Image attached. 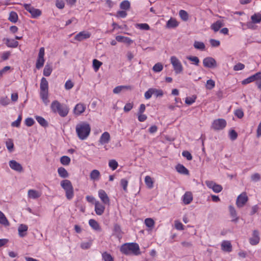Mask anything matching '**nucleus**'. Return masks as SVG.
Segmentation results:
<instances>
[{"label": "nucleus", "mask_w": 261, "mask_h": 261, "mask_svg": "<svg viewBox=\"0 0 261 261\" xmlns=\"http://www.w3.org/2000/svg\"><path fill=\"white\" fill-rule=\"evenodd\" d=\"M120 250L121 253L125 255H139L141 254L139 246L136 243H125L121 246Z\"/></svg>", "instance_id": "nucleus-1"}, {"label": "nucleus", "mask_w": 261, "mask_h": 261, "mask_svg": "<svg viewBox=\"0 0 261 261\" xmlns=\"http://www.w3.org/2000/svg\"><path fill=\"white\" fill-rule=\"evenodd\" d=\"M75 131L78 138L84 140L89 136L91 132V127L88 123L81 122L76 125Z\"/></svg>", "instance_id": "nucleus-2"}, {"label": "nucleus", "mask_w": 261, "mask_h": 261, "mask_svg": "<svg viewBox=\"0 0 261 261\" xmlns=\"http://www.w3.org/2000/svg\"><path fill=\"white\" fill-rule=\"evenodd\" d=\"M50 108L53 112L58 113L62 117L66 116L69 112L66 106L62 105L57 100L52 102Z\"/></svg>", "instance_id": "nucleus-3"}, {"label": "nucleus", "mask_w": 261, "mask_h": 261, "mask_svg": "<svg viewBox=\"0 0 261 261\" xmlns=\"http://www.w3.org/2000/svg\"><path fill=\"white\" fill-rule=\"evenodd\" d=\"M48 90V82L45 77H42L40 82V96L45 105H47L49 103Z\"/></svg>", "instance_id": "nucleus-4"}, {"label": "nucleus", "mask_w": 261, "mask_h": 261, "mask_svg": "<svg viewBox=\"0 0 261 261\" xmlns=\"http://www.w3.org/2000/svg\"><path fill=\"white\" fill-rule=\"evenodd\" d=\"M60 185L65 192L67 199L68 200L72 199L74 196V190L71 182L68 179H64L61 181Z\"/></svg>", "instance_id": "nucleus-5"}, {"label": "nucleus", "mask_w": 261, "mask_h": 261, "mask_svg": "<svg viewBox=\"0 0 261 261\" xmlns=\"http://www.w3.org/2000/svg\"><path fill=\"white\" fill-rule=\"evenodd\" d=\"M23 6L24 9L31 14L32 18H37L42 14L40 10L35 8L32 7L31 4H24Z\"/></svg>", "instance_id": "nucleus-6"}, {"label": "nucleus", "mask_w": 261, "mask_h": 261, "mask_svg": "<svg viewBox=\"0 0 261 261\" xmlns=\"http://www.w3.org/2000/svg\"><path fill=\"white\" fill-rule=\"evenodd\" d=\"M170 61L176 74L182 72L183 70L182 65L180 61L175 56H172L170 58Z\"/></svg>", "instance_id": "nucleus-7"}, {"label": "nucleus", "mask_w": 261, "mask_h": 261, "mask_svg": "<svg viewBox=\"0 0 261 261\" xmlns=\"http://www.w3.org/2000/svg\"><path fill=\"white\" fill-rule=\"evenodd\" d=\"M45 55V49L44 47H41L39 49L38 56L36 63V68L40 69L43 66L45 62L44 56Z\"/></svg>", "instance_id": "nucleus-8"}, {"label": "nucleus", "mask_w": 261, "mask_h": 261, "mask_svg": "<svg viewBox=\"0 0 261 261\" xmlns=\"http://www.w3.org/2000/svg\"><path fill=\"white\" fill-rule=\"evenodd\" d=\"M226 121L224 119L215 120L212 123L211 128L215 130H222L225 127Z\"/></svg>", "instance_id": "nucleus-9"}, {"label": "nucleus", "mask_w": 261, "mask_h": 261, "mask_svg": "<svg viewBox=\"0 0 261 261\" xmlns=\"http://www.w3.org/2000/svg\"><path fill=\"white\" fill-rule=\"evenodd\" d=\"M204 67L209 68H214L217 66L216 61L212 57H206L203 60Z\"/></svg>", "instance_id": "nucleus-10"}, {"label": "nucleus", "mask_w": 261, "mask_h": 261, "mask_svg": "<svg viewBox=\"0 0 261 261\" xmlns=\"http://www.w3.org/2000/svg\"><path fill=\"white\" fill-rule=\"evenodd\" d=\"M248 197L246 193H242L237 198L236 204L238 207H242L248 201Z\"/></svg>", "instance_id": "nucleus-11"}, {"label": "nucleus", "mask_w": 261, "mask_h": 261, "mask_svg": "<svg viewBox=\"0 0 261 261\" xmlns=\"http://www.w3.org/2000/svg\"><path fill=\"white\" fill-rule=\"evenodd\" d=\"M205 184L208 188L212 189L215 193H219L222 190V187L215 182L210 180L205 181Z\"/></svg>", "instance_id": "nucleus-12"}, {"label": "nucleus", "mask_w": 261, "mask_h": 261, "mask_svg": "<svg viewBox=\"0 0 261 261\" xmlns=\"http://www.w3.org/2000/svg\"><path fill=\"white\" fill-rule=\"evenodd\" d=\"M261 80V72H258L255 74L248 77V78L244 80L242 82L243 85H246L254 81Z\"/></svg>", "instance_id": "nucleus-13"}, {"label": "nucleus", "mask_w": 261, "mask_h": 261, "mask_svg": "<svg viewBox=\"0 0 261 261\" xmlns=\"http://www.w3.org/2000/svg\"><path fill=\"white\" fill-rule=\"evenodd\" d=\"M91 33L87 31H82L77 34L74 37L75 40L82 41L87 39L91 37Z\"/></svg>", "instance_id": "nucleus-14"}, {"label": "nucleus", "mask_w": 261, "mask_h": 261, "mask_svg": "<svg viewBox=\"0 0 261 261\" xmlns=\"http://www.w3.org/2000/svg\"><path fill=\"white\" fill-rule=\"evenodd\" d=\"M9 165L10 167L14 171L18 172L23 171V167L21 165L15 160L10 161Z\"/></svg>", "instance_id": "nucleus-15"}, {"label": "nucleus", "mask_w": 261, "mask_h": 261, "mask_svg": "<svg viewBox=\"0 0 261 261\" xmlns=\"http://www.w3.org/2000/svg\"><path fill=\"white\" fill-rule=\"evenodd\" d=\"M98 196L103 204L110 205V199L103 190H99L98 191Z\"/></svg>", "instance_id": "nucleus-16"}, {"label": "nucleus", "mask_w": 261, "mask_h": 261, "mask_svg": "<svg viewBox=\"0 0 261 261\" xmlns=\"http://www.w3.org/2000/svg\"><path fill=\"white\" fill-rule=\"evenodd\" d=\"M260 238L259 236V232L254 230L253 231L252 236L249 239V242L252 245H256L259 242Z\"/></svg>", "instance_id": "nucleus-17"}, {"label": "nucleus", "mask_w": 261, "mask_h": 261, "mask_svg": "<svg viewBox=\"0 0 261 261\" xmlns=\"http://www.w3.org/2000/svg\"><path fill=\"white\" fill-rule=\"evenodd\" d=\"M86 108L85 105L82 103H77L74 108V113L75 115L79 116L85 111Z\"/></svg>", "instance_id": "nucleus-18"}, {"label": "nucleus", "mask_w": 261, "mask_h": 261, "mask_svg": "<svg viewBox=\"0 0 261 261\" xmlns=\"http://www.w3.org/2000/svg\"><path fill=\"white\" fill-rule=\"evenodd\" d=\"M110 140V135L107 132H104L100 136L99 142L101 145L107 144Z\"/></svg>", "instance_id": "nucleus-19"}, {"label": "nucleus", "mask_w": 261, "mask_h": 261, "mask_svg": "<svg viewBox=\"0 0 261 261\" xmlns=\"http://www.w3.org/2000/svg\"><path fill=\"white\" fill-rule=\"evenodd\" d=\"M105 210V207L99 201H96L95 203V211L97 215H101Z\"/></svg>", "instance_id": "nucleus-20"}, {"label": "nucleus", "mask_w": 261, "mask_h": 261, "mask_svg": "<svg viewBox=\"0 0 261 261\" xmlns=\"http://www.w3.org/2000/svg\"><path fill=\"white\" fill-rule=\"evenodd\" d=\"M28 196L29 198L37 199L41 196V192L35 190L30 189L28 192Z\"/></svg>", "instance_id": "nucleus-21"}, {"label": "nucleus", "mask_w": 261, "mask_h": 261, "mask_svg": "<svg viewBox=\"0 0 261 261\" xmlns=\"http://www.w3.org/2000/svg\"><path fill=\"white\" fill-rule=\"evenodd\" d=\"M221 249L227 252L232 251V245L229 241H223L221 243Z\"/></svg>", "instance_id": "nucleus-22"}, {"label": "nucleus", "mask_w": 261, "mask_h": 261, "mask_svg": "<svg viewBox=\"0 0 261 261\" xmlns=\"http://www.w3.org/2000/svg\"><path fill=\"white\" fill-rule=\"evenodd\" d=\"M28 227L25 224H21L18 228V231L19 236L21 238H23L27 235V231L28 230Z\"/></svg>", "instance_id": "nucleus-23"}, {"label": "nucleus", "mask_w": 261, "mask_h": 261, "mask_svg": "<svg viewBox=\"0 0 261 261\" xmlns=\"http://www.w3.org/2000/svg\"><path fill=\"white\" fill-rule=\"evenodd\" d=\"M193 200V195L191 192H186L182 196V201L184 204H189Z\"/></svg>", "instance_id": "nucleus-24"}, {"label": "nucleus", "mask_w": 261, "mask_h": 261, "mask_svg": "<svg viewBox=\"0 0 261 261\" xmlns=\"http://www.w3.org/2000/svg\"><path fill=\"white\" fill-rule=\"evenodd\" d=\"M224 25L223 21L222 20H217L215 23H213L211 28L215 32H218L220 29Z\"/></svg>", "instance_id": "nucleus-25"}, {"label": "nucleus", "mask_w": 261, "mask_h": 261, "mask_svg": "<svg viewBox=\"0 0 261 261\" xmlns=\"http://www.w3.org/2000/svg\"><path fill=\"white\" fill-rule=\"evenodd\" d=\"M6 45L9 47L15 48L18 45V42L14 39L6 38L4 39Z\"/></svg>", "instance_id": "nucleus-26"}, {"label": "nucleus", "mask_w": 261, "mask_h": 261, "mask_svg": "<svg viewBox=\"0 0 261 261\" xmlns=\"http://www.w3.org/2000/svg\"><path fill=\"white\" fill-rule=\"evenodd\" d=\"M177 171L182 174L188 175L189 174V170L182 165L178 164L176 166Z\"/></svg>", "instance_id": "nucleus-27"}, {"label": "nucleus", "mask_w": 261, "mask_h": 261, "mask_svg": "<svg viewBox=\"0 0 261 261\" xmlns=\"http://www.w3.org/2000/svg\"><path fill=\"white\" fill-rule=\"evenodd\" d=\"M90 177L92 180H98L100 177V173L98 170L94 169L91 172Z\"/></svg>", "instance_id": "nucleus-28"}, {"label": "nucleus", "mask_w": 261, "mask_h": 261, "mask_svg": "<svg viewBox=\"0 0 261 261\" xmlns=\"http://www.w3.org/2000/svg\"><path fill=\"white\" fill-rule=\"evenodd\" d=\"M89 225L95 230L100 231L101 228L99 223L94 219H90L89 221Z\"/></svg>", "instance_id": "nucleus-29"}, {"label": "nucleus", "mask_w": 261, "mask_h": 261, "mask_svg": "<svg viewBox=\"0 0 261 261\" xmlns=\"http://www.w3.org/2000/svg\"><path fill=\"white\" fill-rule=\"evenodd\" d=\"M122 231L120 226L118 224H115L114 226L113 235L116 236L117 238H121Z\"/></svg>", "instance_id": "nucleus-30"}, {"label": "nucleus", "mask_w": 261, "mask_h": 261, "mask_svg": "<svg viewBox=\"0 0 261 261\" xmlns=\"http://www.w3.org/2000/svg\"><path fill=\"white\" fill-rule=\"evenodd\" d=\"M53 71L52 65L50 63H47L43 69V75L45 76H49Z\"/></svg>", "instance_id": "nucleus-31"}, {"label": "nucleus", "mask_w": 261, "mask_h": 261, "mask_svg": "<svg viewBox=\"0 0 261 261\" xmlns=\"http://www.w3.org/2000/svg\"><path fill=\"white\" fill-rule=\"evenodd\" d=\"M0 224L5 226H8L10 225V223L6 217L4 213L0 211Z\"/></svg>", "instance_id": "nucleus-32"}, {"label": "nucleus", "mask_w": 261, "mask_h": 261, "mask_svg": "<svg viewBox=\"0 0 261 261\" xmlns=\"http://www.w3.org/2000/svg\"><path fill=\"white\" fill-rule=\"evenodd\" d=\"M229 210L230 214L233 218L232 221L237 222L239 218L237 217V212L234 207L232 205H229Z\"/></svg>", "instance_id": "nucleus-33"}, {"label": "nucleus", "mask_w": 261, "mask_h": 261, "mask_svg": "<svg viewBox=\"0 0 261 261\" xmlns=\"http://www.w3.org/2000/svg\"><path fill=\"white\" fill-rule=\"evenodd\" d=\"M178 25V22L175 19L171 18L166 23V28H174L177 27Z\"/></svg>", "instance_id": "nucleus-34"}, {"label": "nucleus", "mask_w": 261, "mask_h": 261, "mask_svg": "<svg viewBox=\"0 0 261 261\" xmlns=\"http://www.w3.org/2000/svg\"><path fill=\"white\" fill-rule=\"evenodd\" d=\"M58 173L60 177L65 178L69 176V174L67 170L63 167H59L58 169Z\"/></svg>", "instance_id": "nucleus-35"}, {"label": "nucleus", "mask_w": 261, "mask_h": 261, "mask_svg": "<svg viewBox=\"0 0 261 261\" xmlns=\"http://www.w3.org/2000/svg\"><path fill=\"white\" fill-rule=\"evenodd\" d=\"M35 119L37 122L43 127H47L48 126L47 121L42 117L39 116H36Z\"/></svg>", "instance_id": "nucleus-36"}, {"label": "nucleus", "mask_w": 261, "mask_h": 261, "mask_svg": "<svg viewBox=\"0 0 261 261\" xmlns=\"http://www.w3.org/2000/svg\"><path fill=\"white\" fill-rule=\"evenodd\" d=\"M130 90L131 89V87L130 86H119L116 87L113 89V93L115 94H118L120 93L122 90Z\"/></svg>", "instance_id": "nucleus-37"}, {"label": "nucleus", "mask_w": 261, "mask_h": 261, "mask_svg": "<svg viewBox=\"0 0 261 261\" xmlns=\"http://www.w3.org/2000/svg\"><path fill=\"white\" fill-rule=\"evenodd\" d=\"M251 19L253 23H259L261 22V14L255 13L251 16Z\"/></svg>", "instance_id": "nucleus-38"}, {"label": "nucleus", "mask_w": 261, "mask_h": 261, "mask_svg": "<svg viewBox=\"0 0 261 261\" xmlns=\"http://www.w3.org/2000/svg\"><path fill=\"white\" fill-rule=\"evenodd\" d=\"M179 15L180 18L184 21H187L189 19V14L185 10H180L179 11Z\"/></svg>", "instance_id": "nucleus-39"}, {"label": "nucleus", "mask_w": 261, "mask_h": 261, "mask_svg": "<svg viewBox=\"0 0 261 261\" xmlns=\"http://www.w3.org/2000/svg\"><path fill=\"white\" fill-rule=\"evenodd\" d=\"M8 19L11 22L15 23L18 20L17 14L14 11L11 12Z\"/></svg>", "instance_id": "nucleus-40"}, {"label": "nucleus", "mask_w": 261, "mask_h": 261, "mask_svg": "<svg viewBox=\"0 0 261 261\" xmlns=\"http://www.w3.org/2000/svg\"><path fill=\"white\" fill-rule=\"evenodd\" d=\"M194 47L196 48L201 50H203L205 49V46L204 44L202 42L195 41L194 43Z\"/></svg>", "instance_id": "nucleus-41"}, {"label": "nucleus", "mask_w": 261, "mask_h": 261, "mask_svg": "<svg viewBox=\"0 0 261 261\" xmlns=\"http://www.w3.org/2000/svg\"><path fill=\"white\" fill-rule=\"evenodd\" d=\"M71 160L68 156H63L60 158V162L63 165H68L70 163Z\"/></svg>", "instance_id": "nucleus-42"}, {"label": "nucleus", "mask_w": 261, "mask_h": 261, "mask_svg": "<svg viewBox=\"0 0 261 261\" xmlns=\"http://www.w3.org/2000/svg\"><path fill=\"white\" fill-rule=\"evenodd\" d=\"M145 182L148 188L151 189L153 186V182L152 178L149 176H146L145 177Z\"/></svg>", "instance_id": "nucleus-43"}, {"label": "nucleus", "mask_w": 261, "mask_h": 261, "mask_svg": "<svg viewBox=\"0 0 261 261\" xmlns=\"http://www.w3.org/2000/svg\"><path fill=\"white\" fill-rule=\"evenodd\" d=\"M215 86V82L212 79L208 80L206 81L205 87L208 90H211L213 89Z\"/></svg>", "instance_id": "nucleus-44"}, {"label": "nucleus", "mask_w": 261, "mask_h": 261, "mask_svg": "<svg viewBox=\"0 0 261 261\" xmlns=\"http://www.w3.org/2000/svg\"><path fill=\"white\" fill-rule=\"evenodd\" d=\"M109 166L112 170H115L117 168L118 164L115 160H111L109 162Z\"/></svg>", "instance_id": "nucleus-45"}, {"label": "nucleus", "mask_w": 261, "mask_h": 261, "mask_svg": "<svg viewBox=\"0 0 261 261\" xmlns=\"http://www.w3.org/2000/svg\"><path fill=\"white\" fill-rule=\"evenodd\" d=\"M152 94L153 95H155L156 97H162L164 95V92L161 89H157L155 88H152Z\"/></svg>", "instance_id": "nucleus-46"}, {"label": "nucleus", "mask_w": 261, "mask_h": 261, "mask_svg": "<svg viewBox=\"0 0 261 261\" xmlns=\"http://www.w3.org/2000/svg\"><path fill=\"white\" fill-rule=\"evenodd\" d=\"M102 257L105 261H114V258L112 255L107 252L102 254Z\"/></svg>", "instance_id": "nucleus-47"}, {"label": "nucleus", "mask_w": 261, "mask_h": 261, "mask_svg": "<svg viewBox=\"0 0 261 261\" xmlns=\"http://www.w3.org/2000/svg\"><path fill=\"white\" fill-rule=\"evenodd\" d=\"M120 7L123 10H128L130 8V3L128 1H123L120 3Z\"/></svg>", "instance_id": "nucleus-48"}, {"label": "nucleus", "mask_w": 261, "mask_h": 261, "mask_svg": "<svg viewBox=\"0 0 261 261\" xmlns=\"http://www.w3.org/2000/svg\"><path fill=\"white\" fill-rule=\"evenodd\" d=\"M102 64V62L96 59H94L93 60V67L95 71H97L99 69Z\"/></svg>", "instance_id": "nucleus-49"}, {"label": "nucleus", "mask_w": 261, "mask_h": 261, "mask_svg": "<svg viewBox=\"0 0 261 261\" xmlns=\"http://www.w3.org/2000/svg\"><path fill=\"white\" fill-rule=\"evenodd\" d=\"M145 224L147 227L152 228L154 225V221L151 218H146L145 220Z\"/></svg>", "instance_id": "nucleus-50"}, {"label": "nucleus", "mask_w": 261, "mask_h": 261, "mask_svg": "<svg viewBox=\"0 0 261 261\" xmlns=\"http://www.w3.org/2000/svg\"><path fill=\"white\" fill-rule=\"evenodd\" d=\"M163 69V65L161 63H156L153 67L152 70L155 72L161 71Z\"/></svg>", "instance_id": "nucleus-51"}, {"label": "nucleus", "mask_w": 261, "mask_h": 261, "mask_svg": "<svg viewBox=\"0 0 261 261\" xmlns=\"http://www.w3.org/2000/svg\"><path fill=\"white\" fill-rule=\"evenodd\" d=\"M187 59L192 62L195 65L198 66L199 65V60L198 57L196 56H187Z\"/></svg>", "instance_id": "nucleus-52"}, {"label": "nucleus", "mask_w": 261, "mask_h": 261, "mask_svg": "<svg viewBox=\"0 0 261 261\" xmlns=\"http://www.w3.org/2000/svg\"><path fill=\"white\" fill-rule=\"evenodd\" d=\"M136 27L142 30H149L150 27L147 23H137Z\"/></svg>", "instance_id": "nucleus-53"}, {"label": "nucleus", "mask_w": 261, "mask_h": 261, "mask_svg": "<svg viewBox=\"0 0 261 261\" xmlns=\"http://www.w3.org/2000/svg\"><path fill=\"white\" fill-rule=\"evenodd\" d=\"M0 103L3 106H6L10 103V99L7 96L2 97L0 99Z\"/></svg>", "instance_id": "nucleus-54"}, {"label": "nucleus", "mask_w": 261, "mask_h": 261, "mask_svg": "<svg viewBox=\"0 0 261 261\" xmlns=\"http://www.w3.org/2000/svg\"><path fill=\"white\" fill-rule=\"evenodd\" d=\"M21 119H22V116L21 115H19L18 116L17 120L12 123V124H11L12 126L16 127H19Z\"/></svg>", "instance_id": "nucleus-55"}, {"label": "nucleus", "mask_w": 261, "mask_h": 261, "mask_svg": "<svg viewBox=\"0 0 261 261\" xmlns=\"http://www.w3.org/2000/svg\"><path fill=\"white\" fill-rule=\"evenodd\" d=\"M6 146L9 151L11 152L12 151L14 147V144L12 140L9 139L7 141Z\"/></svg>", "instance_id": "nucleus-56"}, {"label": "nucleus", "mask_w": 261, "mask_h": 261, "mask_svg": "<svg viewBox=\"0 0 261 261\" xmlns=\"http://www.w3.org/2000/svg\"><path fill=\"white\" fill-rule=\"evenodd\" d=\"M260 175L258 173H255L251 175V179L252 181L257 182L260 179Z\"/></svg>", "instance_id": "nucleus-57"}, {"label": "nucleus", "mask_w": 261, "mask_h": 261, "mask_svg": "<svg viewBox=\"0 0 261 261\" xmlns=\"http://www.w3.org/2000/svg\"><path fill=\"white\" fill-rule=\"evenodd\" d=\"M196 97H187L185 99V102L188 105H191L196 100Z\"/></svg>", "instance_id": "nucleus-58"}, {"label": "nucleus", "mask_w": 261, "mask_h": 261, "mask_svg": "<svg viewBox=\"0 0 261 261\" xmlns=\"http://www.w3.org/2000/svg\"><path fill=\"white\" fill-rule=\"evenodd\" d=\"M244 68H245L244 64H243L241 63H239L233 66V70L234 71H239V70H241L244 69Z\"/></svg>", "instance_id": "nucleus-59"}, {"label": "nucleus", "mask_w": 261, "mask_h": 261, "mask_svg": "<svg viewBox=\"0 0 261 261\" xmlns=\"http://www.w3.org/2000/svg\"><path fill=\"white\" fill-rule=\"evenodd\" d=\"M91 241L87 242H83L81 244V247L83 249H87L91 247Z\"/></svg>", "instance_id": "nucleus-60"}, {"label": "nucleus", "mask_w": 261, "mask_h": 261, "mask_svg": "<svg viewBox=\"0 0 261 261\" xmlns=\"http://www.w3.org/2000/svg\"><path fill=\"white\" fill-rule=\"evenodd\" d=\"M133 103H127L124 107V111L125 112H129L133 108Z\"/></svg>", "instance_id": "nucleus-61"}, {"label": "nucleus", "mask_w": 261, "mask_h": 261, "mask_svg": "<svg viewBox=\"0 0 261 261\" xmlns=\"http://www.w3.org/2000/svg\"><path fill=\"white\" fill-rule=\"evenodd\" d=\"M229 135L231 140H236L238 137V134L234 130H231L229 132Z\"/></svg>", "instance_id": "nucleus-62"}, {"label": "nucleus", "mask_w": 261, "mask_h": 261, "mask_svg": "<svg viewBox=\"0 0 261 261\" xmlns=\"http://www.w3.org/2000/svg\"><path fill=\"white\" fill-rule=\"evenodd\" d=\"M35 123L34 119L32 118H27L25 120V124L28 126H32Z\"/></svg>", "instance_id": "nucleus-63"}, {"label": "nucleus", "mask_w": 261, "mask_h": 261, "mask_svg": "<svg viewBox=\"0 0 261 261\" xmlns=\"http://www.w3.org/2000/svg\"><path fill=\"white\" fill-rule=\"evenodd\" d=\"M235 115L239 118L241 119L244 116V112L241 109H237L234 112Z\"/></svg>", "instance_id": "nucleus-64"}]
</instances>
